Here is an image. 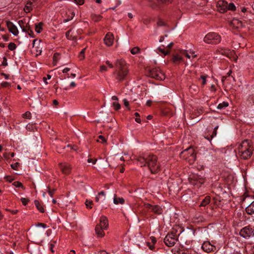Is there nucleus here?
Returning a JSON list of instances; mask_svg holds the SVG:
<instances>
[{"label": "nucleus", "mask_w": 254, "mask_h": 254, "mask_svg": "<svg viewBox=\"0 0 254 254\" xmlns=\"http://www.w3.org/2000/svg\"><path fill=\"white\" fill-rule=\"evenodd\" d=\"M137 160L141 167L147 166L152 174H156L160 171V166L157 162V158L152 154H143L139 156Z\"/></svg>", "instance_id": "obj_1"}, {"label": "nucleus", "mask_w": 254, "mask_h": 254, "mask_svg": "<svg viewBox=\"0 0 254 254\" xmlns=\"http://www.w3.org/2000/svg\"><path fill=\"white\" fill-rule=\"evenodd\" d=\"M116 69L113 72L116 79L119 82L125 80L128 74V70L125 61L122 59H118L115 63Z\"/></svg>", "instance_id": "obj_2"}, {"label": "nucleus", "mask_w": 254, "mask_h": 254, "mask_svg": "<svg viewBox=\"0 0 254 254\" xmlns=\"http://www.w3.org/2000/svg\"><path fill=\"white\" fill-rule=\"evenodd\" d=\"M253 148L248 140H245L238 147V155L244 159L250 158L253 154Z\"/></svg>", "instance_id": "obj_3"}, {"label": "nucleus", "mask_w": 254, "mask_h": 254, "mask_svg": "<svg viewBox=\"0 0 254 254\" xmlns=\"http://www.w3.org/2000/svg\"><path fill=\"white\" fill-rule=\"evenodd\" d=\"M221 38L220 36L215 32L208 33L204 38L205 43L210 44H217L220 42Z\"/></svg>", "instance_id": "obj_4"}, {"label": "nucleus", "mask_w": 254, "mask_h": 254, "mask_svg": "<svg viewBox=\"0 0 254 254\" xmlns=\"http://www.w3.org/2000/svg\"><path fill=\"white\" fill-rule=\"evenodd\" d=\"M148 75L159 80H162L165 78L164 73L159 68H153L150 69Z\"/></svg>", "instance_id": "obj_5"}, {"label": "nucleus", "mask_w": 254, "mask_h": 254, "mask_svg": "<svg viewBox=\"0 0 254 254\" xmlns=\"http://www.w3.org/2000/svg\"><path fill=\"white\" fill-rule=\"evenodd\" d=\"M193 148H188L182 152V155L185 157V159L188 160L190 163L193 162L196 159V154Z\"/></svg>", "instance_id": "obj_6"}, {"label": "nucleus", "mask_w": 254, "mask_h": 254, "mask_svg": "<svg viewBox=\"0 0 254 254\" xmlns=\"http://www.w3.org/2000/svg\"><path fill=\"white\" fill-rule=\"evenodd\" d=\"M191 183L197 188H199L204 183V180L201 175L194 174L191 177Z\"/></svg>", "instance_id": "obj_7"}, {"label": "nucleus", "mask_w": 254, "mask_h": 254, "mask_svg": "<svg viewBox=\"0 0 254 254\" xmlns=\"http://www.w3.org/2000/svg\"><path fill=\"white\" fill-rule=\"evenodd\" d=\"M253 228L250 226H246L241 230L239 232L240 235L243 238H249L251 236L254 235V232Z\"/></svg>", "instance_id": "obj_8"}, {"label": "nucleus", "mask_w": 254, "mask_h": 254, "mask_svg": "<svg viewBox=\"0 0 254 254\" xmlns=\"http://www.w3.org/2000/svg\"><path fill=\"white\" fill-rule=\"evenodd\" d=\"M178 241V238L172 235V234L168 233L164 239V242L168 247H173Z\"/></svg>", "instance_id": "obj_9"}, {"label": "nucleus", "mask_w": 254, "mask_h": 254, "mask_svg": "<svg viewBox=\"0 0 254 254\" xmlns=\"http://www.w3.org/2000/svg\"><path fill=\"white\" fill-rule=\"evenodd\" d=\"M144 206L146 208H148L151 211L155 213L156 214H161L163 212V209L161 206L158 205H153L148 203H144Z\"/></svg>", "instance_id": "obj_10"}, {"label": "nucleus", "mask_w": 254, "mask_h": 254, "mask_svg": "<svg viewBox=\"0 0 254 254\" xmlns=\"http://www.w3.org/2000/svg\"><path fill=\"white\" fill-rule=\"evenodd\" d=\"M201 249L205 252L210 253L214 252L216 248L214 245L211 244L210 242L205 241L202 244Z\"/></svg>", "instance_id": "obj_11"}, {"label": "nucleus", "mask_w": 254, "mask_h": 254, "mask_svg": "<svg viewBox=\"0 0 254 254\" xmlns=\"http://www.w3.org/2000/svg\"><path fill=\"white\" fill-rule=\"evenodd\" d=\"M59 167L62 173L64 175H68L71 172V165L67 163L64 162L59 164Z\"/></svg>", "instance_id": "obj_12"}, {"label": "nucleus", "mask_w": 254, "mask_h": 254, "mask_svg": "<svg viewBox=\"0 0 254 254\" xmlns=\"http://www.w3.org/2000/svg\"><path fill=\"white\" fill-rule=\"evenodd\" d=\"M228 2L225 0H219L217 2L218 10L221 13H224L228 10Z\"/></svg>", "instance_id": "obj_13"}, {"label": "nucleus", "mask_w": 254, "mask_h": 254, "mask_svg": "<svg viewBox=\"0 0 254 254\" xmlns=\"http://www.w3.org/2000/svg\"><path fill=\"white\" fill-rule=\"evenodd\" d=\"M114 37L113 34L112 33L108 32L106 34L104 39V41L105 44L108 46H111L114 42Z\"/></svg>", "instance_id": "obj_14"}, {"label": "nucleus", "mask_w": 254, "mask_h": 254, "mask_svg": "<svg viewBox=\"0 0 254 254\" xmlns=\"http://www.w3.org/2000/svg\"><path fill=\"white\" fill-rule=\"evenodd\" d=\"M6 25L9 31L14 36H17L18 34V31L16 26L10 21H6Z\"/></svg>", "instance_id": "obj_15"}, {"label": "nucleus", "mask_w": 254, "mask_h": 254, "mask_svg": "<svg viewBox=\"0 0 254 254\" xmlns=\"http://www.w3.org/2000/svg\"><path fill=\"white\" fill-rule=\"evenodd\" d=\"M230 25L234 29L239 30L243 27L241 21L238 19L234 18L230 22Z\"/></svg>", "instance_id": "obj_16"}, {"label": "nucleus", "mask_w": 254, "mask_h": 254, "mask_svg": "<svg viewBox=\"0 0 254 254\" xmlns=\"http://www.w3.org/2000/svg\"><path fill=\"white\" fill-rule=\"evenodd\" d=\"M108 220L107 218L105 216H102L100 219V224L97 226H99L100 228L107 229L108 227Z\"/></svg>", "instance_id": "obj_17"}, {"label": "nucleus", "mask_w": 254, "mask_h": 254, "mask_svg": "<svg viewBox=\"0 0 254 254\" xmlns=\"http://www.w3.org/2000/svg\"><path fill=\"white\" fill-rule=\"evenodd\" d=\"M183 230L181 228L176 226V227H174L173 228L172 231L170 233V234H172V235H174V237H177V238H178V237L181 234Z\"/></svg>", "instance_id": "obj_18"}, {"label": "nucleus", "mask_w": 254, "mask_h": 254, "mask_svg": "<svg viewBox=\"0 0 254 254\" xmlns=\"http://www.w3.org/2000/svg\"><path fill=\"white\" fill-rule=\"evenodd\" d=\"M113 202L116 205L119 204H123L125 203V199L123 197H118L117 195L115 194Z\"/></svg>", "instance_id": "obj_19"}, {"label": "nucleus", "mask_w": 254, "mask_h": 254, "mask_svg": "<svg viewBox=\"0 0 254 254\" xmlns=\"http://www.w3.org/2000/svg\"><path fill=\"white\" fill-rule=\"evenodd\" d=\"M104 230H105V229H102L101 228H100V227H99V226L97 225L95 229L96 234L98 237H102L104 236L105 233L103 232Z\"/></svg>", "instance_id": "obj_20"}, {"label": "nucleus", "mask_w": 254, "mask_h": 254, "mask_svg": "<svg viewBox=\"0 0 254 254\" xmlns=\"http://www.w3.org/2000/svg\"><path fill=\"white\" fill-rule=\"evenodd\" d=\"M246 211L249 214L254 213V201L246 208Z\"/></svg>", "instance_id": "obj_21"}, {"label": "nucleus", "mask_w": 254, "mask_h": 254, "mask_svg": "<svg viewBox=\"0 0 254 254\" xmlns=\"http://www.w3.org/2000/svg\"><path fill=\"white\" fill-rule=\"evenodd\" d=\"M210 202V197L209 196H206L201 202L200 206H205Z\"/></svg>", "instance_id": "obj_22"}, {"label": "nucleus", "mask_w": 254, "mask_h": 254, "mask_svg": "<svg viewBox=\"0 0 254 254\" xmlns=\"http://www.w3.org/2000/svg\"><path fill=\"white\" fill-rule=\"evenodd\" d=\"M34 204L40 212L42 213H44L45 212V209L43 208L42 204L38 200H35L34 201Z\"/></svg>", "instance_id": "obj_23"}, {"label": "nucleus", "mask_w": 254, "mask_h": 254, "mask_svg": "<svg viewBox=\"0 0 254 254\" xmlns=\"http://www.w3.org/2000/svg\"><path fill=\"white\" fill-rule=\"evenodd\" d=\"M233 51H231L229 49L222 50L221 54L227 57L230 58V56L233 54Z\"/></svg>", "instance_id": "obj_24"}, {"label": "nucleus", "mask_w": 254, "mask_h": 254, "mask_svg": "<svg viewBox=\"0 0 254 254\" xmlns=\"http://www.w3.org/2000/svg\"><path fill=\"white\" fill-rule=\"evenodd\" d=\"M32 3L31 1H28L25 5L24 10L26 13L30 12L32 9Z\"/></svg>", "instance_id": "obj_25"}, {"label": "nucleus", "mask_w": 254, "mask_h": 254, "mask_svg": "<svg viewBox=\"0 0 254 254\" xmlns=\"http://www.w3.org/2000/svg\"><path fill=\"white\" fill-rule=\"evenodd\" d=\"M18 24L19 25V26H20V27L22 29V30L23 32H27L28 31V26H30L29 24H27V25L26 26H24L23 25V21L22 20H19L18 21Z\"/></svg>", "instance_id": "obj_26"}, {"label": "nucleus", "mask_w": 254, "mask_h": 254, "mask_svg": "<svg viewBox=\"0 0 254 254\" xmlns=\"http://www.w3.org/2000/svg\"><path fill=\"white\" fill-rule=\"evenodd\" d=\"M182 60V58L178 55H173L172 61L174 63H178Z\"/></svg>", "instance_id": "obj_27"}, {"label": "nucleus", "mask_w": 254, "mask_h": 254, "mask_svg": "<svg viewBox=\"0 0 254 254\" xmlns=\"http://www.w3.org/2000/svg\"><path fill=\"white\" fill-rule=\"evenodd\" d=\"M43 23L40 22L35 24V31L37 33H40L42 29Z\"/></svg>", "instance_id": "obj_28"}, {"label": "nucleus", "mask_w": 254, "mask_h": 254, "mask_svg": "<svg viewBox=\"0 0 254 254\" xmlns=\"http://www.w3.org/2000/svg\"><path fill=\"white\" fill-rule=\"evenodd\" d=\"M60 54L58 53H56L54 54V55L53 56V64L54 65H56L57 62L58 61V60L60 59Z\"/></svg>", "instance_id": "obj_29"}, {"label": "nucleus", "mask_w": 254, "mask_h": 254, "mask_svg": "<svg viewBox=\"0 0 254 254\" xmlns=\"http://www.w3.org/2000/svg\"><path fill=\"white\" fill-rule=\"evenodd\" d=\"M91 17L93 21L97 22L100 21L102 19V16L100 15H97L95 14H91Z\"/></svg>", "instance_id": "obj_30"}, {"label": "nucleus", "mask_w": 254, "mask_h": 254, "mask_svg": "<svg viewBox=\"0 0 254 254\" xmlns=\"http://www.w3.org/2000/svg\"><path fill=\"white\" fill-rule=\"evenodd\" d=\"M228 105H229V104L228 102H223L222 103L218 104V105L217 106V109L221 110L223 108H225L228 107Z\"/></svg>", "instance_id": "obj_31"}, {"label": "nucleus", "mask_w": 254, "mask_h": 254, "mask_svg": "<svg viewBox=\"0 0 254 254\" xmlns=\"http://www.w3.org/2000/svg\"><path fill=\"white\" fill-rule=\"evenodd\" d=\"M141 21L143 22L144 24L147 25L150 23L151 19L149 17H144L142 18Z\"/></svg>", "instance_id": "obj_32"}, {"label": "nucleus", "mask_w": 254, "mask_h": 254, "mask_svg": "<svg viewBox=\"0 0 254 254\" xmlns=\"http://www.w3.org/2000/svg\"><path fill=\"white\" fill-rule=\"evenodd\" d=\"M157 25L158 27L160 26H167V24L165 22H164L162 19H159L157 22Z\"/></svg>", "instance_id": "obj_33"}, {"label": "nucleus", "mask_w": 254, "mask_h": 254, "mask_svg": "<svg viewBox=\"0 0 254 254\" xmlns=\"http://www.w3.org/2000/svg\"><path fill=\"white\" fill-rule=\"evenodd\" d=\"M71 31V29L67 31L65 33V36L67 39L70 40H73L75 39V38H74V37H73L72 35H70Z\"/></svg>", "instance_id": "obj_34"}, {"label": "nucleus", "mask_w": 254, "mask_h": 254, "mask_svg": "<svg viewBox=\"0 0 254 254\" xmlns=\"http://www.w3.org/2000/svg\"><path fill=\"white\" fill-rule=\"evenodd\" d=\"M112 106L114 107V109L116 111H118L121 108V105L117 102H114L112 103Z\"/></svg>", "instance_id": "obj_35"}, {"label": "nucleus", "mask_w": 254, "mask_h": 254, "mask_svg": "<svg viewBox=\"0 0 254 254\" xmlns=\"http://www.w3.org/2000/svg\"><path fill=\"white\" fill-rule=\"evenodd\" d=\"M228 10L234 11L236 9V6L233 3H230L227 4Z\"/></svg>", "instance_id": "obj_36"}, {"label": "nucleus", "mask_w": 254, "mask_h": 254, "mask_svg": "<svg viewBox=\"0 0 254 254\" xmlns=\"http://www.w3.org/2000/svg\"><path fill=\"white\" fill-rule=\"evenodd\" d=\"M12 185L15 187L16 188H22V189H24L25 188L23 186L22 184L18 181L14 182Z\"/></svg>", "instance_id": "obj_37"}, {"label": "nucleus", "mask_w": 254, "mask_h": 254, "mask_svg": "<svg viewBox=\"0 0 254 254\" xmlns=\"http://www.w3.org/2000/svg\"><path fill=\"white\" fill-rule=\"evenodd\" d=\"M140 49L138 47H134L130 50L131 53L133 55H135L138 53Z\"/></svg>", "instance_id": "obj_38"}, {"label": "nucleus", "mask_w": 254, "mask_h": 254, "mask_svg": "<svg viewBox=\"0 0 254 254\" xmlns=\"http://www.w3.org/2000/svg\"><path fill=\"white\" fill-rule=\"evenodd\" d=\"M98 138L100 140H97V142H99L103 144L106 142V139L104 136L100 135L98 136Z\"/></svg>", "instance_id": "obj_39"}, {"label": "nucleus", "mask_w": 254, "mask_h": 254, "mask_svg": "<svg viewBox=\"0 0 254 254\" xmlns=\"http://www.w3.org/2000/svg\"><path fill=\"white\" fill-rule=\"evenodd\" d=\"M8 49L10 51H13L16 48V45L14 43H10L8 46Z\"/></svg>", "instance_id": "obj_40"}, {"label": "nucleus", "mask_w": 254, "mask_h": 254, "mask_svg": "<svg viewBox=\"0 0 254 254\" xmlns=\"http://www.w3.org/2000/svg\"><path fill=\"white\" fill-rule=\"evenodd\" d=\"M86 48H84L82 50V51L79 53L78 57L81 60L84 59V53L85 51Z\"/></svg>", "instance_id": "obj_41"}, {"label": "nucleus", "mask_w": 254, "mask_h": 254, "mask_svg": "<svg viewBox=\"0 0 254 254\" xmlns=\"http://www.w3.org/2000/svg\"><path fill=\"white\" fill-rule=\"evenodd\" d=\"M85 204L87 208H89V209L92 208L91 205L93 204L92 201L88 200L87 199L85 202Z\"/></svg>", "instance_id": "obj_42"}, {"label": "nucleus", "mask_w": 254, "mask_h": 254, "mask_svg": "<svg viewBox=\"0 0 254 254\" xmlns=\"http://www.w3.org/2000/svg\"><path fill=\"white\" fill-rule=\"evenodd\" d=\"M150 1L153 2H160L163 3H167L169 1V0H149Z\"/></svg>", "instance_id": "obj_43"}, {"label": "nucleus", "mask_w": 254, "mask_h": 254, "mask_svg": "<svg viewBox=\"0 0 254 254\" xmlns=\"http://www.w3.org/2000/svg\"><path fill=\"white\" fill-rule=\"evenodd\" d=\"M176 254H190L187 250H180L177 252Z\"/></svg>", "instance_id": "obj_44"}, {"label": "nucleus", "mask_w": 254, "mask_h": 254, "mask_svg": "<svg viewBox=\"0 0 254 254\" xmlns=\"http://www.w3.org/2000/svg\"><path fill=\"white\" fill-rule=\"evenodd\" d=\"M158 50L163 53L165 56L168 55L170 53L169 51H165L164 49L161 48L160 47H159L158 48Z\"/></svg>", "instance_id": "obj_45"}, {"label": "nucleus", "mask_w": 254, "mask_h": 254, "mask_svg": "<svg viewBox=\"0 0 254 254\" xmlns=\"http://www.w3.org/2000/svg\"><path fill=\"white\" fill-rule=\"evenodd\" d=\"M23 118L30 119L31 118V113L29 112H26L22 115Z\"/></svg>", "instance_id": "obj_46"}, {"label": "nucleus", "mask_w": 254, "mask_h": 254, "mask_svg": "<svg viewBox=\"0 0 254 254\" xmlns=\"http://www.w3.org/2000/svg\"><path fill=\"white\" fill-rule=\"evenodd\" d=\"M21 201L24 205H26L29 201V199L26 198L22 197L20 199Z\"/></svg>", "instance_id": "obj_47"}, {"label": "nucleus", "mask_w": 254, "mask_h": 254, "mask_svg": "<svg viewBox=\"0 0 254 254\" xmlns=\"http://www.w3.org/2000/svg\"><path fill=\"white\" fill-rule=\"evenodd\" d=\"M48 192L49 195L51 197H52L53 196L55 192L56 191V190L55 189H53L52 190H50L49 187H48Z\"/></svg>", "instance_id": "obj_48"}, {"label": "nucleus", "mask_w": 254, "mask_h": 254, "mask_svg": "<svg viewBox=\"0 0 254 254\" xmlns=\"http://www.w3.org/2000/svg\"><path fill=\"white\" fill-rule=\"evenodd\" d=\"M124 104L125 106L128 108V110H130V108L129 107V102L127 99H124L123 100Z\"/></svg>", "instance_id": "obj_49"}, {"label": "nucleus", "mask_w": 254, "mask_h": 254, "mask_svg": "<svg viewBox=\"0 0 254 254\" xmlns=\"http://www.w3.org/2000/svg\"><path fill=\"white\" fill-rule=\"evenodd\" d=\"M10 85V83L7 82H3L1 83V86L2 87H8Z\"/></svg>", "instance_id": "obj_50"}, {"label": "nucleus", "mask_w": 254, "mask_h": 254, "mask_svg": "<svg viewBox=\"0 0 254 254\" xmlns=\"http://www.w3.org/2000/svg\"><path fill=\"white\" fill-rule=\"evenodd\" d=\"M19 163L18 162L15 163L11 165V168L14 170H17L18 166H19Z\"/></svg>", "instance_id": "obj_51"}, {"label": "nucleus", "mask_w": 254, "mask_h": 254, "mask_svg": "<svg viewBox=\"0 0 254 254\" xmlns=\"http://www.w3.org/2000/svg\"><path fill=\"white\" fill-rule=\"evenodd\" d=\"M28 31L27 33H28V35H29L30 37H34V36H33V31L30 29V26H28Z\"/></svg>", "instance_id": "obj_52"}, {"label": "nucleus", "mask_w": 254, "mask_h": 254, "mask_svg": "<svg viewBox=\"0 0 254 254\" xmlns=\"http://www.w3.org/2000/svg\"><path fill=\"white\" fill-rule=\"evenodd\" d=\"M207 76L206 75H201L200 76V78L201 79H202V85H204L206 83V78Z\"/></svg>", "instance_id": "obj_53"}, {"label": "nucleus", "mask_w": 254, "mask_h": 254, "mask_svg": "<svg viewBox=\"0 0 254 254\" xmlns=\"http://www.w3.org/2000/svg\"><path fill=\"white\" fill-rule=\"evenodd\" d=\"M74 2L78 5H82L84 3V0H74Z\"/></svg>", "instance_id": "obj_54"}, {"label": "nucleus", "mask_w": 254, "mask_h": 254, "mask_svg": "<svg viewBox=\"0 0 254 254\" xmlns=\"http://www.w3.org/2000/svg\"><path fill=\"white\" fill-rule=\"evenodd\" d=\"M2 65L4 66L7 65V59L5 57L3 58V62L2 63Z\"/></svg>", "instance_id": "obj_55"}, {"label": "nucleus", "mask_w": 254, "mask_h": 254, "mask_svg": "<svg viewBox=\"0 0 254 254\" xmlns=\"http://www.w3.org/2000/svg\"><path fill=\"white\" fill-rule=\"evenodd\" d=\"M107 70V68L106 66L103 65L100 66V71L101 72L106 71Z\"/></svg>", "instance_id": "obj_56"}, {"label": "nucleus", "mask_w": 254, "mask_h": 254, "mask_svg": "<svg viewBox=\"0 0 254 254\" xmlns=\"http://www.w3.org/2000/svg\"><path fill=\"white\" fill-rule=\"evenodd\" d=\"M150 240H151V243H152L153 244H155L156 242V238L154 237H153V236L151 237L150 238Z\"/></svg>", "instance_id": "obj_57"}, {"label": "nucleus", "mask_w": 254, "mask_h": 254, "mask_svg": "<svg viewBox=\"0 0 254 254\" xmlns=\"http://www.w3.org/2000/svg\"><path fill=\"white\" fill-rule=\"evenodd\" d=\"M147 245L151 250H153L154 249V246L153 244L152 245H151L149 242H147Z\"/></svg>", "instance_id": "obj_58"}, {"label": "nucleus", "mask_w": 254, "mask_h": 254, "mask_svg": "<svg viewBox=\"0 0 254 254\" xmlns=\"http://www.w3.org/2000/svg\"><path fill=\"white\" fill-rule=\"evenodd\" d=\"M96 160H93V159L89 158L88 159L87 161L89 163H92L93 164H95L96 162Z\"/></svg>", "instance_id": "obj_59"}, {"label": "nucleus", "mask_w": 254, "mask_h": 254, "mask_svg": "<svg viewBox=\"0 0 254 254\" xmlns=\"http://www.w3.org/2000/svg\"><path fill=\"white\" fill-rule=\"evenodd\" d=\"M106 64L109 66L110 68H113V65L109 61H107L106 62Z\"/></svg>", "instance_id": "obj_60"}, {"label": "nucleus", "mask_w": 254, "mask_h": 254, "mask_svg": "<svg viewBox=\"0 0 254 254\" xmlns=\"http://www.w3.org/2000/svg\"><path fill=\"white\" fill-rule=\"evenodd\" d=\"M217 134V131L215 130H214L213 131V132L212 133V134L211 135V139H212L213 137H214V136H215Z\"/></svg>", "instance_id": "obj_61"}, {"label": "nucleus", "mask_w": 254, "mask_h": 254, "mask_svg": "<svg viewBox=\"0 0 254 254\" xmlns=\"http://www.w3.org/2000/svg\"><path fill=\"white\" fill-rule=\"evenodd\" d=\"M37 226H42L43 228H45L46 227V225L44 223H38V224L36 225Z\"/></svg>", "instance_id": "obj_62"}, {"label": "nucleus", "mask_w": 254, "mask_h": 254, "mask_svg": "<svg viewBox=\"0 0 254 254\" xmlns=\"http://www.w3.org/2000/svg\"><path fill=\"white\" fill-rule=\"evenodd\" d=\"M70 70V68H68V67H65L64 68L63 70V73H66L67 72H68V71H69Z\"/></svg>", "instance_id": "obj_63"}, {"label": "nucleus", "mask_w": 254, "mask_h": 254, "mask_svg": "<svg viewBox=\"0 0 254 254\" xmlns=\"http://www.w3.org/2000/svg\"><path fill=\"white\" fill-rule=\"evenodd\" d=\"M112 99L115 102H117L118 101V98L116 96H113L112 97Z\"/></svg>", "instance_id": "obj_64"}]
</instances>
